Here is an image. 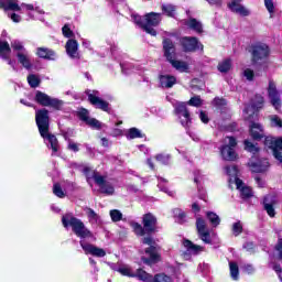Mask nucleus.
<instances>
[{
	"label": "nucleus",
	"mask_w": 282,
	"mask_h": 282,
	"mask_svg": "<svg viewBox=\"0 0 282 282\" xmlns=\"http://www.w3.org/2000/svg\"><path fill=\"white\" fill-rule=\"evenodd\" d=\"M86 94L90 105L96 107V109H101V111H109V102L100 98V93L98 90H87Z\"/></svg>",
	"instance_id": "9"
},
{
	"label": "nucleus",
	"mask_w": 282,
	"mask_h": 282,
	"mask_svg": "<svg viewBox=\"0 0 282 282\" xmlns=\"http://www.w3.org/2000/svg\"><path fill=\"white\" fill-rule=\"evenodd\" d=\"M162 21V13L151 12L145 14L143 30L151 34V36H156L158 32L153 28H158Z\"/></svg>",
	"instance_id": "6"
},
{
	"label": "nucleus",
	"mask_w": 282,
	"mask_h": 282,
	"mask_svg": "<svg viewBox=\"0 0 282 282\" xmlns=\"http://www.w3.org/2000/svg\"><path fill=\"white\" fill-rule=\"evenodd\" d=\"M11 47H12L13 52L15 53V55L28 52V50H25V46H23V43H21L18 40H14L11 42Z\"/></svg>",
	"instance_id": "34"
},
{
	"label": "nucleus",
	"mask_w": 282,
	"mask_h": 282,
	"mask_svg": "<svg viewBox=\"0 0 282 282\" xmlns=\"http://www.w3.org/2000/svg\"><path fill=\"white\" fill-rule=\"evenodd\" d=\"M180 43L184 52H195V50H199V42L196 37H182Z\"/></svg>",
	"instance_id": "21"
},
{
	"label": "nucleus",
	"mask_w": 282,
	"mask_h": 282,
	"mask_svg": "<svg viewBox=\"0 0 282 282\" xmlns=\"http://www.w3.org/2000/svg\"><path fill=\"white\" fill-rule=\"evenodd\" d=\"M225 171L227 173V175H229V184L231 186V184H235V180H239V177H237V175L239 174V170L237 169V165H229L225 167Z\"/></svg>",
	"instance_id": "30"
},
{
	"label": "nucleus",
	"mask_w": 282,
	"mask_h": 282,
	"mask_svg": "<svg viewBox=\"0 0 282 282\" xmlns=\"http://www.w3.org/2000/svg\"><path fill=\"white\" fill-rule=\"evenodd\" d=\"M254 180H256V183L259 186V188L265 187V181H263L261 177L256 176Z\"/></svg>",
	"instance_id": "62"
},
{
	"label": "nucleus",
	"mask_w": 282,
	"mask_h": 282,
	"mask_svg": "<svg viewBox=\"0 0 282 282\" xmlns=\"http://www.w3.org/2000/svg\"><path fill=\"white\" fill-rule=\"evenodd\" d=\"M86 124H88V127H91L93 129H102V123L95 118H89L86 121Z\"/></svg>",
	"instance_id": "48"
},
{
	"label": "nucleus",
	"mask_w": 282,
	"mask_h": 282,
	"mask_svg": "<svg viewBox=\"0 0 282 282\" xmlns=\"http://www.w3.org/2000/svg\"><path fill=\"white\" fill-rule=\"evenodd\" d=\"M186 26L191 28V30H194V32L202 33V22L197 21L196 19H189L186 21Z\"/></svg>",
	"instance_id": "32"
},
{
	"label": "nucleus",
	"mask_w": 282,
	"mask_h": 282,
	"mask_svg": "<svg viewBox=\"0 0 282 282\" xmlns=\"http://www.w3.org/2000/svg\"><path fill=\"white\" fill-rule=\"evenodd\" d=\"M196 228H197V231H198V235H199V238L202 239V241H204V243H210L212 242L210 231L206 227V220H204L202 218H197Z\"/></svg>",
	"instance_id": "18"
},
{
	"label": "nucleus",
	"mask_w": 282,
	"mask_h": 282,
	"mask_svg": "<svg viewBox=\"0 0 282 282\" xmlns=\"http://www.w3.org/2000/svg\"><path fill=\"white\" fill-rule=\"evenodd\" d=\"M66 140H67V149H68V151H73L74 153H78V151H80V148H79L80 144L74 142V140H72V139H67L66 138Z\"/></svg>",
	"instance_id": "46"
},
{
	"label": "nucleus",
	"mask_w": 282,
	"mask_h": 282,
	"mask_svg": "<svg viewBox=\"0 0 282 282\" xmlns=\"http://www.w3.org/2000/svg\"><path fill=\"white\" fill-rule=\"evenodd\" d=\"M237 147V139L234 137H225L223 140V145L219 148L220 155L226 162H235L237 160V152L235 151Z\"/></svg>",
	"instance_id": "4"
},
{
	"label": "nucleus",
	"mask_w": 282,
	"mask_h": 282,
	"mask_svg": "<svg viewBox=\"0 0 282 282\" xmlns=\"http://www.w3.org/2000/svg\"><path fill=\"white\" fill-rule=\"evenodd\" d=\"M174 217L178 219V224H184L186 219V213H184L182 209H174Z\"/></svg>",
	"instance_id": "49"
},
{
	"label": "nucleus",
	"mask_w": 282,
	"mask_h": 282,
	"mask_svg": "<svg viewBox=\"0 0 282 282\" xmlns=\"http://www.w3.org/2000/svg\"><path fill=\"white\" fill-rule=\"evenodd\" d=\"M268 56H270V47H268L267 44L259 43L253 46V63H259V61H265Z\"/></svg>",
	"instance_id": "12"
},
{
	"label": "nucleus",
	"mask_w": 282,
	"mask_h": 282,
	"mask_svg": "<svg viewBox=\"0 0 282 282\" xmlns=\"http://www.w3.org/2000/svg\"><path fill=\"white\" fill-rule=\"evenodd\" d=\"M110 217L112 221H120L122 219V213L118 209L110 210Z\"/></svg>",
	"instance_id": "51"
},
{
	"label": "nucleus",
	"mask_w": 282,
	"mask_h": 282,
	"mask_svg": "<svg viewBox=\"0 0 282 282\" xmlns=\"http://www.w3.org/2000/svg\"><path fill=\"white\" fill-rule=\"evenodd\" d=\"M175 113L178 117L182 127L188 129L191 127V113L188 112V108H186V104L176 102L174 105Z\"/></svg>",
	"instance_id": "8"
},
{
	"label": "nucleus",
	"mask_w": 282,
	"mask_h": 282,
	"mask_svg": "<svg viewBox=\"0 0 282 282\" xmlns=\"http://www.w3.org/2000/svg\"><path fill=\"white\" fill-rule=\"evenodd\" d=\"M207 218L210 221L212 226H214V228H217V226H219V224L221 221L219 219V216L213 212L207 213Z\"/></svg>",
	"instance_id": "39"
},
{
	"label": "nucleus",
	"mask_w": 282,
	"mask_h": 282,
	"mask_svg": "<svg viewBox=\"0 0 282 282\" xmlns=\"http://www.w3.org/2000/svg\"><path fill=\"white\" fill-rule=\"evenodd\" d=\"M243 76L247 80H252L254 78V70L247 68L243 70Z\"/></svg>",
	"instance_id": "57"
},
{
	"label": "nucleus",
	"mask_w": 282,
	"mask_h": 282,
	"mask_svg": "<svg viewBox=\"0 0 282 282\" xmlns=\"http://www.w3.org/2000/svg\"><path fill=\"white\" fill-rule=\"evenodd\" d=\"M142 224L145 232H155L158 226V218L153 214L149 213L143 215Z\"/></svg>",
	"instance_id": "20"
},
{
	"label": "nucleus",
	"mask_w": 282,
	"mask_h": 282,
	"mask_svg": "<svg viewBox=\"0 0 282 282\" xmlns=\"http://www.w3.org/2000/svg\"><path fill=\"white\" fill-rule=\"evenodd\" d=\"M269 120L271 122V127H276L278 129H282V119L281 117L276 115H272L269 117Z\"/></svg>",
	"instance_id": "42"
},
{
	"label": "nucleus",
	"mask_w": 282,
	"mask_h": 282,
	"mask_svg": "<svg viewBox=\"0 0 282 282\" xmlns=\"http://www.w3.org/2000/svg\"><path fill=\"white\" fill-rule=\"evenodd\" d=\"M11 20L13 23H20L21 22V15L13 13L11 14Z\"/></svg>",
	"instance_id": "64"
},
{
	"label": "nucleus",
	"mask_w": 282,
	"mask_h": 282,
	"mask_svg": "<svg viewBox=\"0 0 282 282\" xmlns=\"http://www.w3.org/2000/svg\"><path fill=\"white\" fill-rule=\"evenodd\" d=\"M35 122L40 131V135L47 144V148L52 149L53 153H58V139L56 135L50 133V111H47L45 108L36 110Z\"/></svg>",
	"instance_id": "1"
},
{
	"label": "nucleus",
	"mask_w": 282,
	"mask_h": 282,
	"mask_svg": "<svg viewBox=\"0 0 282 282\" xmlns=\"http://www.w3.org/2000/svg\"><path fill=\"white\" fill-rule=\"evenodd\" d=\"M188 105H191V107H202V98L194 96L189 99Z\"/></svg>",
	"instance_id": "53"
},
{
	"label": "nucleus",
	"mask_w": 282,
	"mask_h": 282,
	"mask_svg": "<svg viewBox=\"0 0 282 282\" xmlns=\"http://www.w3.org/2000/svg\"><path fill=\"white\" fill-rule=\"evenodd\" d=\"M17 58L24 69H32V57L28 51H24V53H17Z\"/></svg>",
	"instance_id": "26"
},
{
	"label": "nucleus",
	"mask_w": 282,
	"mask_h": 282,
	"mask_svg": "<svg viewBox=\"0 0 282 282\" xmlns=\"http://www.w3.org/2000/svg\"><path fill=\"white\" fill-rule=\"evenodd\" d=\"M62 224L64 228H70L73 229V232L80 239H87L89 237H94L91 231L85 227V224L83 220L74 217L70 214H66L65 216L62 217Z\"/></svg>",
	"instance_id": "2"
},
{
	"label": "nucleus",
	"mask_w": 282,
	"mask_h": 282,
	"mask_svg": "<svg viewBox=\"0 0 282 282\" xmlns=\"http://www.w3.org/2000/svg\"><path fill=\"white\" fill-rule=\"evenodd\" d=\"M96 184L100 188V193H104L105 195H113L115 188L113 185H111L109 182L105 181V176L94 173L93 175Z\"/></svg>",
	"instance_id": "16"
},
{
	"label": "nucleus",
	"mask_w": 282,
	"mask_h": 282,
	"mask_svg": "<svg viewBox=\"0 0 282 282\" xmlns=\"http://www.w3.org/2000/svg\"><path fill=\"white\" fill-rule=\"evenodd\" d=\"M183 246L186 248V251L182 253V258L185 261H191V257H193V254H199V252L204 251V247L197 246L191 240H184Z\"/></svg>",
	"instance_id": "13"
},
{
	"label": "nucleus",
	"mask_w": 282,
	"mask_h": 282,
	"mask_svg": "<svg viewBox=\"0 0 282 282\" xmlns=\"http://www.w3.org/2000/svg\"><path fill=\"white\" fill-rule=\"evenodd\" d=\"M232 67V62L230 59H224L218 64V72L220 74H228Z\"/></svg>",
	"instance_id": "33"
},
{
	"label": "nucleus",
	"mask_w": 282,
	"mask_h": 282,
	"mask_svg": "<svg viewBox=\"0 0 282 282\" xmlns=\"http://www.w3.org/2000/svg\"><path fill=\"white\" fill-rule=\"evenodd\" d=\"M273 270L276 272L280 281L282 282V270H281V265H274Z\"/></svg>",
	"instance_id": "63"
},
{
	"label": "nucleus",
	"mask_w": 282,
	"mask_h": 282,
	"mask_svg": "<svg viewBox=\"0 0 282 282\" xmlns=\"http://www.w3.org/2000/svg\"><path fill=\"white\" fill-rule=\"evenodd\" d=\"M160 83H161V87L171 89V87H173V85L177 83V79L173 75H161Z\"/></svg>",
	"instance_id": "28"
},
{
	"label": "nucleus",
	"mask_w": 282,
	"mask_h": 282,
	"mask_svg": "<svg viewBox=\"0 0 282 282\" xmlns=\"http://www.w3.org/2000/svg\"><path fill=\"white\" fill-rule=\"evenodd\" d=\"M53 193L56 195V197L63 198L65 197V192H63V188L61 187V184L56 183L53 186Z\"/></svg>",
	"instance_id": "50"
},
{
	"label": "nucleus",
	"mask_w": 282,
	"mask_h": 282,
	"mask_svg": "<svg viewBox=\"0 0 282 282\" xmlns=\"http://www.w3.org/2000/svg\"><path fill=\"white\" fill-rule=\"evenodd\" d=\"M250 135L253 140H261L262 138H265L263 126L259 122H251Z\"/></svg>",
	"instance_id": "22"
},
{
	"label": "nucleus",
	"mask_w": 282,
	"mask_h": 282,
	"mask_svg": "<svg viewBox=\"0 0 282 282\" xmlns=\"http://www.w3.org/2000/svg\"><path fill=\"white\" fill-rule=\"evenodd\" d=\"M119 272L123 276H137L138 278V270L134 273L133 271H131V268H129V267H121V268H119Z\"/></svg>",
	"instance_id": "45"
},
{
	"label": "nucleus",
	"mask_w": 282,
	"mask_h": 282,
	"mask_svg": "<svg viewBox=\"0 0 282 282\" xmlns=\"http://www.w3.org/2000/svg\"><path fill=\"white\" fill-rule=\"evenodd\" d=\"M268 95L272 107L279 111L281 109V94L276 90V84L274 82L269 83Z\"/></svg>",
	"instance_id": "14"
},
{
	"label": "nucleus",
	"mask_w": 282,
	"mask_h": 282,
	"mask_svg": "<svg viewBox=\"0 0 282 282\" xmlns=\"http://www.w3.org/2000/svg\"><path fill=\"white\" fill-rule=\"evenodd\" d=\"M229 10L235 12V14H240V17H250V10L239 2L228 3Z\"/></svg>",
	"instance_id": "25"
},
{
	"label": "nucleus",
	"mask_w": 282,
	"mask_h": 282,
	"mask_svg": "<svg viewBox=\"0 0 282 282\" xmlns=\"http://www.w3.org/2000/svg\"><path fill=\"white\" fill-rule=\"evenodd\" d=\"M156 162H160L161 164H169L171 162V155L170 154H158L155 156Z\"/></svg>",
	"instance_id": "47"
},
{
	"label": "nucleus",
	"mask_w": 282,
	"mask_h": 282,
	"mask_svg": "<svg viewBox=\"0 0 282 282\" xmlns=\"http://www.w3.org/2000/svg\"><path fill=\"white\" fill-rule=\"evenodd\" d=\"M142 243H145V246H150V248L145 249V254L148 258L142 257L143 263H145V265H151V263L160 261V253H158V249H155V247L153 246V238H151V236H148L142 239Z\"/></svg>",
	"instance_id": "5"
},
{
	"label": "nucleus",
	"mask_w": 282,
	"mask_h": 282,
	"mask_svg": "<svg viewBox=\"0 0 282 282\" xmlns=\"http://www.w3.org/2000/svg\"><path fill=\"white\" fill-rule=\"evenodd\" d=\"M264 104L265 99L261 95H256L251 99L250 106L245 109V113H249V116H252V113H254V111H259Z\"/></svg>",
	"instance_id": "19"
},
{
	"label": "nucleus",
	"mask_w": 282,
	"mask_h": 282,
	"mask_svg": "<svg viewBox=\"0 0 282 282\" xmlns=\"http://www.w3.org/2000/svg\"><path fill=\"white\" fill-rule=\"evenodd\" d=\"M79 243H80V247L83 248L85 254H93V257H99V258L107 256V252L102 248H98V247H96L91 243H87L83 240H80Z\"/></svg>",
	"instance_id": "17"
},
{
	"label": "nucleus",
	"mask_w": 282,
	"mask_h": 282,
	"mask_svg": "<svg viewBox=\"0 0 282 282\" xmlns=\"http://www.w3.org/2000/svg\"><path fill=\"white\" fill-rule=\"evenodd\" d=\"M86 215L90 221V224H98V220L100 219V217L98 216V214H96V212L91 208H86Z\"/></svg>",
	"instance_id": "38"
},
{
	"label": "nucleus",
	"mask_w": 282,
	"mask_h": 282,
	"mask_svg": "<svg viewBox=\"0 0 282 282\" xmlns=\"http://www.w3.org/2000/svg\"><path fill=\"white\" fill-rule=\"evenodd\" d=\"M248 164L252 173H265V171L270 169V162L268 159L257 160L256 158H251Z\"/></svg>",
	"instance_id": "15"
},
{
	"label": "nucleus",
	"mask_w": 282,
	"mask_h": 282,
	"mask_svg": "<svg viewBox=\"0 0 282 282\" xmlns=\"http://www.w3.org/2000/svg\"><path fill=\"white\" fill-rule=\"evenodd\" d=\"M36 54L40 58H45L46 61H54L56 53L47 47H37Z\"/></svg>",
	"instance_id": "29"
},
{
	"label": "nucleus",
	"mask_w": 282,
	"mask_h": 282,
	"mask_svg": "<svg viewBox=\"0 0 282 282\" xmlns=\"http://www.w3.org/2000/svg\"><path fill=\"white\" fill-rule=\"evenodd\" d=\"M6 2L0 0V10H4L8 12V10H12L13 12H21V8H25L28 11L34 10L33 4H26L22 3L21 7L19 6V0H6Z\"/></svg>",
	"instance_id": "11"
},
{
	"label": "nucleus",
	"mask_w": 282,
	"mask_h": 282,
	"mask_svg": "<svg viewBox=\"0 0 282 282\" xmlns=\"http://www.w3.org/2000/svg\"><path fill=\"white\" fill-rule=\"evenodd\" d=\"M138 279H140V281H144V282H173V280H171V278L164 273L156 274L153 278V275L147 273V271H144L142 269H138Z\"/></svg>",
	"instance_id": "10"
},
{
	"label": "nucleus",
	"mask_w": 282,
	"mask_h": 282,
	"mask_svg": "<svg viewBox=\"0 0 282 282\" xmlns=\"http://www.w3.org/2000/svg\"><path fill=\"white\" fill-rule=\"evenodd\" d=\"M131 228L134 231L135 235H138L139 237H143L144 235V227H142V225L138 224V223H131Z\"/></svg>",
	"instance_id": "44"
},
{
	"label": "nucleus",
	"mask_w": 282,
	"mask_h": 282,
	"mask_svg": "<svg viewBox=\"0 0 282 282\" xmlns=\"http://www.w3.org/2000/svg\"><path fill=\"white\" fill-rule=\"evenodd\" d=\"M214 105L216 107H226V99L215 98L214 99Z\"/></svg>",
	"instance_id": "60"
},
{
	"label": "nucleus",
	"mask_w": 282,
	"mask_h": 282,
	"mask_svg": "<svg viewBox=\"0 0 282 282\" xmlns=\"http://www.w3.org/2000/svg\"><path fill=\"white\" fill-rule=\"evenodd\" d=\"M231 230L235 237H239V235L243 232V225L241 224V221L234 223Z\"/></svg>",
	"instance_id": "41"
},
{
	"label": "nucleus",
	"mask_w": 282,
	"mask_h": 282,
	"mask_svg": "<svg viewBox=\"0 0 282 282\" xmlns=\"http://www.w3.org/2000/svg\"><path fill=\"white\" fill-rule=\"evenodd\" d=\"M275 256L278 259H282V239L278 240V243L275 246Z\"/></svg>",
	"instance_id": "56"
},
{
	"label": "nucleus",
	"mask_w": 282,
	"mask_h": 282,
	"mask_svg": "<svg viewBox=\"0 0 282 282\" xmlns=\"http://www.w3.org/2000/svg\"><path fill=\"white\" fill-rule=\"evenodd\" d=\"M62 32L66 39H72V36H74V32L72 31V29H69L68 24H65L63 26Z\"/></svg>",
	"instance_id": "54"
},
{
	"label": "nucleus",
	"mask_w": 282,
	"mask_h": 282,
	"mask_svg": "<svg viewBox=\"0 0 282 282\" xmlns=\"http://www.w3.org/2000/svg\"><path fill=\"white\" fill-rule=\"evenodd\" d=\"M132 19L137 25H140V28L144 29V18L137 14H132Z\"/></svg>",
	"instance_id": "55"
},
{
	"label": "nucleus",
	"mask_w": 282,
	"mask_h": 282,
	"mask_svg": "<svg viewBox=\"0 0 282 282\" xmlns=\"http://www.w3.org/2000/svg\"><path fill=\"white\" fill-rule=\"evenodd\" d=\"M28 83H29L30 87L36 88V87H39V85H41V79L36 75H29Z\"/></svg>",
	"instance_id": "43"
},
{
	"label": "nucleus",
	"mask_w": 282,
	"mask_h": 282,
	"mask_svg": "<svg viewBox=\"0 0 282 282\" xmlns=\"http://www.w3.org/2000/svg\"><path fill=\"white\" fill-rule=\"evenodd\" d=\"M65 47L70 58H80V54H78V42L76 40H68Z\"/></svg>",
	"instance_id": "24"
},
{
	"label": "nucleus",
	"mask_w": 282,
	"mask_h": 282,
	"mask_svg": "<svg viewBox=\"0 0 282 282\" xmlns=\"http://www.w3.org/2000/svg\"><path fill=\"white\" fill-rule=\"evenodd\" d=\"M194 182H195V184H202V180H203V175H202V172H199V171H196L195 173H194Z\"/></svg>",
	"instance_id": "59"
},
{
	"label": "nucleus",
	"mask_w": 282,
	"mask_h": 282,
	"mask_svg": "<svg viewBox=\"0 0 282 282\" xmlns=\"http://www.w3.org/2000/svg\"><path fill=\"white\" fill-rule=\"evenodd\" d=\"M35 101L42 107H53V109H61V107H63V100L52 98L47 94L40 90H37L35 94Z\"/></svg>",
	"instance_id": "7"
},
{
	"label": "nucleus",
	"mask_w": 282,
	"mask_h": 282,
	"mask_svg": "<svg viewBox=\"0 0 282 282\" xmlns=\"http://www.w3.org/2000/svg\"><path fill=\"white\" fill-rule=\"evenodd\" d=\"M264 210L268 213L270 217H274V204H276V200L274 199V196H267L264 198Z\"/></svg>",
	"instance_id": "27"
},
{
	"label": "nucleus",
	"mask_w": 282,
	"mask_h": 282,
	"mask_svg": "<svg viewBox=\"0 0 282 282\" xmlns=\"http://www.w3.org/2000/svg\"><path fill=\"white\" fill-rule=\"evenodd\" d=\"M78 117L79 119L83 120V122H87L89 120V111L85 108H82L79 111H78Z\"/></svg>",
	"instance_id": "52"
},
{
	"label": "nucleus",
	"mask_w": 282,
	"mask_h": 282,
	"mask_svg": "<svg viewBox=\"0 0 282 282\" xmlns=\"http://www.w3.org/2000/svg\"><path fill=\"white\" fill-rule=\"evenodd\" d=\"M229 270L231 279H234V281H237L239 279V265H237L236 262H230Z\"/></svg>",
	"instance_id": "37"
},
{
	"label": "nucleus",
	"mask_w": 282,
	"mask_h": 282,
	"mask_svg": "<svg viewBox=\"0 0 282 282\" xmlns=\"http://www.w3.org/2000/svg\"><path fill=\"white\" fill-rule=\"evenodd\" d=\"M128 140H135V138H142V132L138 128H131L126 134Z\"/></svg>",
	"instance_id": "36"
},
{
	"label": "nucleus",
	"mask_w": 282,
	"mask_h": 282,
	"mask_svg": "<svg viewBox=\"0 0 282 282\" xmlns=\"http://www.w3.org/2000/svg\"><path fill=\"white\" fill-rule=\"evenodd\" d=\"M199 119L202 120V122H204V124H208L209 122V118H208V115L204 111H200L199 113Z\"/></svg>",
	"instance_id": "61"
},
{
	"label": "nucleus",
	"mask_w": 282,
	"mask_h": 282,
	"mask_svg": "<svg viewBox=\"0 0 282 282\" xmlns=\"http://www.w3.org/2000/svg\"><path fill=\"white\" fill-rule=\"evenodd\" d=\"M163 52L174 69H177V72H188V64L186 62L175 59V44H173L171 39L163 40Z\"/></svg>",
	"instance_id": "3"
},
{
	"label": "nucleus",
	"mask_w": 282,
	"mask_h": 282,
	"mask_svg": "<svg viewBox=\"0 0 282 282\" xmlns=\"http://www.w3.org/2000/svg\"><path fill=\"white\" fill-rule=\"evenodd\" d=\"M162 12H163V14H166V17H175V6H173V4H163L162 6Z\"/></svg>",
	"instance_id": "40"
},
{
	"label": "nucleus",
	"mask_w": 282,
	"mask_h": 282,
	"mask_svg": "<svg viewBox=\"0 0 282 282\" xmlns=\"http://www.w3.org/2000/svg\"><path fill=\"white\" fill-rule=\"evenodd\" d=\"M11 52L10 44L0 40V58L8 59Z\"/></svg>",
	"instance_id": "31"
},
{
	"label": "nucleus",
	"mask_w": 282,
	"mask_h": 282,
	"mask_svg": "<svg viewBox=\"0 0 282 282\" xmlns=\"http://www.w3.org/2000/svg\"><path fill=\"white\" fill-rule=\"evenodd\" d=\"M245 151L257 155V153H259V147L252 143L250 140H245Z\"/></svg>",
	"instance_id": "35"
},
{
	"label": "nucleus",
	"mask_w": 282,
	"mask_h": 282,
	"mask_svg": "<svg viewBox=\"0 0 282 282\" xmlns=\"http://www.w3.org/2000/svg\"><path fill=\"white\" fill-rule=\"evenodd\" d=\"M264 6L270 14L274 12V2L272 0H264Z\"/></svg>",
	"instance_id": "58"
},
{
	"label": "nucleus",
	"mask_w": 282,
	"mask_h": 282,
	"mask_svg": "<svg viewBox=\"0 0 282 282\" xmlns=\"http://www.w3.org/2000/svg\"><path fill=\"white\" fill-rule=\"evenodd\" d=\"M235 184L237 189L240 192L242 199H249V197H252V188L243 184L241 178H235Z\"/></svg>",
	"instance_id": "23"
}]
</instances>
